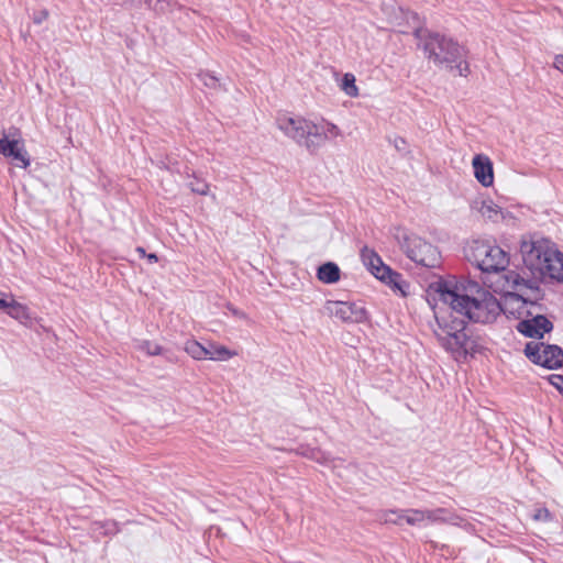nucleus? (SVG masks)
Here are the masks:
<instances>
[{
  "instance_id": "obj_1",
  "label": "nucleus",
  "mask_w": 563,
  "mask_h": 563,
  "mask_svg": "<svg viewBox=\"0 0 563 563\" xmlns=\"http://www.w3.org/2000/svg\"><path fill=\"white\" fill-rule=\"evenodd\" d=\"M520 254L530 277L516 271H506L508 254L499 246L488 242L475 241L471 246L470 260L492 277L485 284L495 292L515 295L527 300H537L540 284L547 278L563 280V254L545 239H522Z\"/></svg>"
},
{
  "instance_id": "obj_2",
  "label": "nucleus",
  "mask_w": 563,
  "mask_h": 563,
  "mask_svg": "<svg viewBox=\"0 0 563 563\" xmlns=\"http://www.w3.org/2000/svg\"><path fill=\"white\" fill-rule=\"evenodd\" d=\"M437 297L443 306H448L461 318L474 322H492L501 312L496 297L471 280L435 282L428 289V301L431 303Z\"/></svg>"
},
{
  "instance_id": "obj_3",
  "label": "nucleus",
  "mask_w": 563,
  "mask_h": 563,
  "mask_svg": "<svg viewBox=\"0 0 563 563\" xmlns=\"http://www.w3.org/2000/svg\"><path fill=\"white\" fill-rule=\"evenodd\" d=\"M432 309L434 311L435 327L433 328L434 335L437 336L441 346L454 355L455 357L466 353L467 334L465 332L466 320L460 317H454L451 309L445 306L446 310L442 311L437 297Z\"/></svg>"
},
{
  "instance_id": "obj_4",
  "label": "nucleus",
  "mask_w": 563,
  "mask_h": 563,
  "mask_svg": "<svg viewBox=\"0 0 563 563\" xmlns=\"http://www.w3.org/2000/svg\"><path fill=\"white\" fill-rule=\"evenodd\" d=\"M423 51L429 60L445 69L455 70L457 75L466 77L470 73L465 60L466 51L452 38L439 34H430L423 45Z\"/></svg>"
},
{
  "instance_id": "obj_5",
  "label": "nucleus",
  "mask_w": 563,
  "mask_h": 563,
  "mask_svg": "<svg viewBox=\"0 0 563 563\" xmlns=\"http://www.w3.org/2000/svg\"><path fill=\"white\" fill-rule=\"evenodd\" d=\"M401 250L417 264L426 267H435L440 264L441 255L438 247L412 233H402L398 236Z\"/></svg>"
},
{
  "instance_id": "obj_6",
  "label": "nucleus",
  "mask_w": 563,
  "mask_h": 563,
  "mask_svg": "<svg viewBox=\"0 0 563 563\" xmlns=\"http://www.w3.org/2000/svg\"><path fill=\"white\" fill-rule=\"evenodd\" d=\"M307 139L303 146L308 151L320 148L325 142L332 141L341 136V130L334 123L320 119L318 121H308Z\"/></svg>"
},
{
  "instance_id": "obj_7",
  "label": "nucleus",
  "mask_w": 563,
  "mask_h": 563,
  "mask_svg": "<svg viewBox=\"0 0 563 563\" xmlns=\"http://www.w3.org/2000/svg\"><path fill=\"white\" fill-rule=\"evenodd\" d=\"M323 312L342 322L358 323L366 319L365 308L351 301L328 300L323 306Z\"/></svg>"
},
{
  "instance_id": "obj_8",
  "label": "nucleus",
  "mask_w": 563,
  "mask_h": 563,
  "mask_svg": "<svg viewBox=\"0 0 563 563\" xmlns=\"http://www.w3.org/2000/svg\"><path fill=\"white\" fill-rule=\"evenodd\" d=\"M525 353L533 363L547 368H556L563 364V351L556 345L528 343Z\"/></svg>"
},
{
  "instance_id": "obj_9",
  "label": "nucleus",
  "mask_w": 563,
  "mask_h": 563,
  "mask_svg": "<svg viewBox=\"0 0 563 563\" xmlns=\"http://www.w3.org/2000/svg\"><path fill=\"white\" fill-rule=\"evenodd\" d=\"M308 121L300 115L280 112L276 117V126L285 136L303 146L307 133H309L307 131Z\"/></svg>"
},
{
  "instance_id": "obj_10",
  "label": "nucleus",
  "mask_w": 563,
  "mask_h": 563,
  "mask_svg": "<svg viewBox=\"0 0 563 563\" xmlns=\"http://www.w3.org/2000/svg\"><path fill=\"white\" fill-rule=\"evenodd\" d=\"M471 210L485 221L499 223L505 221L510 213L505 211L489 197H477L471 202Z\"/></svg>"
},
{
  "instance_id": "obj_11",
  "label": "nucleus",
  "mask_w": 563,
  "mask_h": 563,
  "mask_svg": "<svg viewBox=\"0 0 563 563\" xmlns=\"http://www.w3.org/2000/svg\"><path fill=\"white\" fill-rule=\"evenodd\" d=\"M444 509H407L404 510L405 522L419 528L428 527L434 522L445 520Z\"/></svg>"
},
{
  "instance_id": "obj_12",
  "label": "nucleus",
  "mask_w": 563,
  "mask_h": 563,
  "mask_svg": "<svg viewBox=\"0 0 563 563\" xmlns=\"http://www.w3.org/2000/svg\"><path fill=\"white\" fill-rule=\"evenodd\" d=\"M0 154L12 157L22 168L30 165V158L20 140H9L4 132H0Z\"/></svg>"
},
{
  "instance_id": "obj_13",
  "label": "nucleus",
  "mask_w": 563,
  "mask_h": 563,
  "mask_svg": "<svg viewBox=\"0 0 563 563\" xmlns=\"http://www.w3.org/2000/svg\"><path fill=\"white\" fill-rule=\"evenodd\" d=\"M551 329L552 323L543 316L522 320L517 325V330L528 338H542Z\"/></svg>"
},
{
  "instance_id": "obj_14",
  "label": "nucleus",
  "mask_w": 563,
  "mask_h": 563,
  "mask_svg": "<svg viewBox=\"0 0 563 563\" xmlns=\"http://www.w3.org/2000/svg\"><path fill=\"white\" fill-rule=\"evenodd\" d=\"M473 172L476 180L484 187L494 183L493 163L486 155L477 154L472 161Z\"/></svg>"
},
{
  "instance_id": "obj_15",
  "label": "nucleus",
  "mask_w": 563,
  "mask_h": 563,
  "mask_svg": "<svg viewBox=\"0 0 563 563\" xmlns=\"http://www.w3.org/2000/svg\"><path fill=\"white\" fill-rule=\"evenodd\" d=\"M3 310L9 317L19 321L23 325L32 327L35 321V317L32 314L29 307L16 301L12 296L8 297Z\"/></svg>"
},
{
  "instance_id": "obj_16",
  "label": "nucleus",
  "mask_w": 563,
  "mask_h": 563,
  "mask_svg": "<svg viewBox=\"0 0 563 563\" xmlns=\"http://www.w3.org/2000/svg\"><path fill=\"white\" fill-rule=\"evenodd\" d=\"M361 258L363 264L377 279H382L389 273L390 267L383 263L382 258L374 250L364 246L361 250Z\"/></svg>"
},
{
  "instance_id": "obj_17",
  "label": "nucleus",
  "mask_w": 563,
  "mask_h": 563,
  "mask_svg": "<svg viewBox=\"0 0 563 563\" xmlns=\"http://www.w3.org/2000/svg\"><path fill=\"white\" fill-rule=\"evenodd\" d=\"M301 454L307 456L308 459L317 461L320 464H324L329 467H332L334 471H336V474L340 477L344 476L343 473L339 470L340 465L343 463L342 460L331 457L319 449H308L306 451H302Z\"/></svg>"
},
{
  "instance_id": "obj_18",
  "label": "nucleus",
  "mask_w": 563,
  "mask_h": 563,
  "mask_svg": "<svg viewBox=\"0 0 563 563\" xmlns=\"http://www.w3.org/2000/svg\"><path fill=\"white\" fill-rule=\"evenodd\" d=\"M380 280L388 285L395 294H398L401 297H406L409 294V284L399 273L394 272L391 268Z\"/></svg>"
},
{
  "instance_id": "obj_19",
  "label": "nucleus",
  "mask_w": 563,
  "mask_h": 563,
  "mask_svg": "<svg viewBox=\"0 0 563 563\" xmlns=\"http://www.w3.org/2000/svg\"><path fill=\"white\" fill-rule=\"evenodd\" d=\"M317 276L324 284H333L340 279V269L336 264L328 262L318 268Z\"/></svg>"
},
{
  "instance_id": "obj_20",
  "label": "nucleus",
  "mask_w": 563,
  "mask_h": 563,
  "mask_svg": "<svg viewBox=\"0 0 563 563\" xmlns=\"http://www.w3.org/2000/svg\"><path fill=\"white\" fill-rule=\"evenodd\" d=\"M238 353L235 351H231L224 345L210 343L208 346V357L207 360L211 361H228L235 356Z\"/></svg>"
},
{
  "instance_id": "obj_21",
  "label": "nucleus",
  "mask_w": 563,
  "mask_h": 563,
  "mask_svg": "<svg viewBox=\"0 0 563 563\" xmlns=\"http://www.w3.org/2000/svg\"><path fill=\"white\" fill-rule=\"evenodd\" d=\"M184 350L192 358L201 361L208 357V346H203L196 340H189L185 343Z\"/></svg>"
},
{
  "instance_id": "obj_22",
  "label": "nucleus",
  "mask_w": 563,
  "mask_h": 563,
  "mask_svg": "<svg viewBox=\"0 0 563 563\" xmlns=\"http://www.w3.org/2000/svg\"><path fill=\"white\" fill-rule=\"evenodd\" d=\"M355 76L351 73L344 74L340 88L349 97L355 98L358 96V88L355 84Z\"/></svg>"
},
{
  "instance_id": "obj_23",
  "label": "nucleus",
  "mask_w": 563,
  "mask_h": 563,
  "mask_svg": "<svg viewBox=\"0 0 563 563\" xmlns=\"http://www.w3.org/2000/svg\"><path fill=\"white\" fill-rule=\"evenodd\" d=\"M135 347L150 356L159 355L163 353V349L158 343L148 340L137 341Z\"/></svg>"
},
{
  "instance_id": "obj_24",
  "label": "nucleus",
  "mask_w": 563,
  "mask_h": 563,
  "mask_svg": "<svg viewBox=\"0 0 563 563\" xmlns=\"http://www.w3.org/2000/svg\"><path fill=\"white\" fill-rule=\"evenodd\" d=\"M146 5L157 12V13H167L173 10V2L170 0H144Z\"/></svg>"
},
{
  "instance_id": "obj_25",
  "label": "nucleus",
  "mask_w": 563,
  "mask_h": 563,
  "mask_svg": "<svg viewBox=\"0 0 563 563\" xmlns=\"http://www.w3.org/2000/svg\"><path fill=\"white\" fill-rule=\"evenodd\" d=\"M380 519L385 522V523H394V525H402L405 522V519H404V510L401 511H397V510H387L385 511Z\"/></svg>"
},
{
  "instance_id": "obj_26",
  "label": "nucleus",
  "mask_w": 563,
  "mask_h": 563,
  "mask_svg": "<svg viewBox=\"0 0 563 563\" xmlns=\"http://www.w3.org/2000/svg\"><path fill=\"white\" fill-rule=\"evenodd\" d=\"M198 77L200 81L208 88L216 89L219 86V79L210 73H200Z\"/></svg>"
},
{
  "instance_id": "obj_27",
  "label": "nucleus",
  "mask_w": 563,
  "mask_h": 563,
  "mask_svg": "<svg viewBox=\"0 0 563 563\" xmlns=\"http://www.w3.org/2000/svg\"><path fill=\"white\" fill-rule=\"evenodd\" d=\"M189 187L191 191L198 194V195H207L209 190V185L199 179H194L189 183Z\"/></svg>"
},
{
  "instance_id": "obj_28",
  "label": "nucleus",
  "mask_w": 563,
  "mask_h": 563,
  "mask_svg": "<svg viewBox=\"0 0 563 563\" xmlns=\"http://www.w3.org/2000/svg\"><path fill=\"white\" fill-rule=\"evenodd\" d=\"M549 383L563 395V376L553 374L549 376Z\"/></svg>"
},
{
  "instance_id": "obj_29",
  "label": "nucleus",
  "mask_w": 563,
  "mask_h": 563,
  "mask_svg": "<svg viewBox=\"0 0 563 563\" xmlns=\"http://www.w3.org/2000/svg\"><path fill=\"white\" fill-rule=\"evenodd\" d=\"M48 16V13L46 10H42L40 12L34 13L33 21L36 24H41L43 21H45Z\"/></svg>"
},
{
  "instance_id": "obj_30",
  "label": "nucleus",
  "mask_w": 563,
  "mask_h": 563,
  "mask_svg": "<svg viewBox=\"0 0 563 563\" xmlns=\"http://www.w3.org/2000/svg\"><path fill=\"white\" fill-rule=\"evenodd\" d=\"M394 146L398 152H405L407 150V143L402 137H395Z\"/></svg>"
},
{
  "instance_id": "obj_31",
  "label": "nucleus",
  "mask_w": 563,
  "mask_h": 563,
  "mask_svg": "<svg viewBox=\"0 0 563 563\" xmlns=\"http://www.w3.org/2000/svg\"><path fill=\"white\" fill-rule=\"evenodd\" d=\"M553 65L558 70L563 73V55L555 56Z\"/></svg>"
},
{
  "instance_id": "obj_32",
  "label": "nucleus",
  "mask_w": 563,
  "mask_h": 563,
  "mask_svg": "<svg viewBox=\"0 0 563 563\" xmlns=\"http://www.w3.org/2000/svg\"><path fill=\"white\" fill-rule=\"evenodd\" d=\"M550 514L547 509H542V510H539L538 514L536 515V518L537 519H547L549 518Z\"/></svg>"
},
{
  "instance_id": "obj_33",
  "label": "nucleus",
  "mask_w": 563,
  "mask_h": 563,
  "mask_svg": "<svg viewBox=\"0 0 563 563\" xmlns=\"http://www.w3.org/2000/svg\"><path fill=\"white\" fill-rule=\"evenodd\" d=\"M8 297L5 292L0 291V310H3Z\"/></svg>"
},
{
  "instance_id": "obj_34",
  "label": "nucleus",
  "mask_w": 563,
  "mask_h": 563,
  "mask_svg": "<svg viewBox=\"0 0 563 563\" xmlns=\"http://www.w3.org/2000/svg\"><path fill=\"white\" fill-rule=\"evenodd\" d=\"M147 258L150 262H157V256L155 254H150Z\"/></svg>"
},
{
  "instance_id": "obj_35",
  "label": "nucleus",
  "mask_w": 563,
  "mask_h": 563,
  "mask_svg": "<svg viewBox=\"0 0 563 563\" xmlns=\"http://www.w3.org/2000/svg\"><path fill=\"white\" fill-rule=\"evenodd\" d=\"M415 36H416L417 38H421V37H422V31H421V30H416V31H415Z\"/></svg>"
},
{
  "instance_id": "obj_36",
  "label": "nucleus",
  "mask_w": 563,
  "mask_h": 563,
  "mask_svg": "<svg viewBox=\"0 0 563 563\" xmlns=\"http://www.w3.org/2000/svg\"><path fill=\"white\" fill-rule=\"evenodd\" d=\"M137 251L140 252V254H145V252L142 247H139Z\"/></svg>"
},
{
  "instance_id": "obj_37",
  "label": "nucleus",
  "mask_w": 563,
  "mask_h": 563,
  "mask_svg": "<svg viewBox=\"0 0 563 563\" xmlns=\"http://www.w3.org/2000/svg\"><path fill=\"white\" fill-rule=\"evenodd\" d=\"M115 529L114 527L112 529H109L107 532H113Z\"/></svg>"
}]
</instances>
